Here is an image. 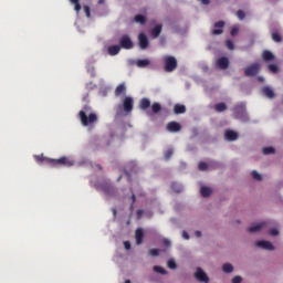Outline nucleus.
I'll return each instance as SVG.
<instances>
[{
    "mask_svg": "<svg viewBox=\"0 0 283 283\" xmlns=\"http://www.w3.org/2000/svg\"><path fill=\"white\" fill-rule=\"evenodd\" d=\"M125 283H132V281H129V280H126V281H125Z\"/></svg>",
    "mask_w": 283,
    "mask_h": 283,
    "instance_id": "obj_61",
    "label": "nucleus"
},
{
    "mask_svg": "<svg viewBox=\"0 0 283 283\" xmlns=\"http://www.w3.org/2000/svg\"><path fill=\"white\" fill-rule=\"evenodd\" d=\"M178 67V60L171 55H167L164 57V70L165 72H175Z\"/></svg>",
    "mask_w": 283,
    "mask_h": 283,
    "instance_id": "obj_2",
    "label": "nucleus"
},
{
    "mask_svg": "<svg viewBox=\"0 0 283 283\" xmlns=\"http://www.w3.org/2000/svg\"><path fill=\"white\" fill-rule=\"evenodd\" d=\"M201 3H202L203 6H209L210 1H209V0H201Z\"/></svg>",
    "mask_w": 283,
    "mask_h": 283,
    "instance_id": "obj_54",
    "label": "nucleus"
},
{
    "mask_svg": "<svg viewBox=\"0 0 283 283\" xmlns=\"http://www.w3.org/2000/svg\"><path fill=\"white\" fill-rule=\"evenodd\" d=\"M270 235H280V231L277 229L270 230Z\"/></svg>",
    "mask_w": 283,
    "mask_h": 283,
    "instance_id": "obj_50",
    "label": "nucleus"
},
{
    "mask_svg": "<svg viewBox=\"0 0 283 283\" xmlns=\"http://www.w3.org/2000/svg\"><path fill=\"white\" fill-rule=\"evenodd\" d=\"M95 189H97V191H103L107 196H112V193H114V187L107 182L95 184Z\"/></svg>",
    "mask_w": 283,
    "mask_h": 283,
    "instance_id": "obj_5",
    "label": "nucleus"
},
{
    "mask_svg": "<svg viewBox=\"0 0 283 283\" xmlns=\"http://www.w3.org/2000/svg\"><path fill=\"white\" fill-rule=\"evenodd\" d=\"M138 171V165L136 161H129L125 167L126 176H132V174H136Z\"/></svg>",
    "mask_w": 283,
    "mask_h": 283,
    "instance_id": "obj_11",
    "label": "nucleus"
},
{
    "mask_svg": "<svg viewBox=\"0 0 283 283\" xmlns=\"http://www.w3.org/2000/svg\"><path fill=\"white\" fill-rule=\"evenodd\" d=\"M163 244L166 249H169V247H171V241H169V239H163Z\"/></svg>",
    "mask_w": 283,
    "mask_h": 283,
    "instance_id": "obj_44",
    "label": "nucleus"
},
{
    "mask_svg": "<svg viewBox=\"0 0 283 283\" xmlns=\"http://www.w3.org/2000/svg\"><path fill=\"white\" fill-rule=\"evenodd\" d=\"M182 238H185V240H189V233H187V231L182 232Z\"/></svg>",
    "mask_w": 283,
    "mask_h": 283,
    "instance_id": "obj_52",
    "label": "nucleus"
},
{
    "mask_svg": "<svg viewBox=\"0 0 283 283\" xmlns=\"http://www.w3.org/2000/svg\"><path fill=\"white\" fill-rule=\"evenodd\" d=\"M103 3H105V0H99V1H98V4H99V6L103 4Z\"/></svg>",
    "mask_w": 283,
    "mask_h": 283,
    "instance_id": "obj_58",
    "label": "nucleus"
},
{
    "mask_svg": "<svg viewBox=\"0 0 283 283\" xmlns=\"http://www.w3.org/2000/svg\"><path fill=\"white\" fill-rule=\"evenodd\" d=\"M262 59H263V61H274L275 55H273L271 53V51H264L263 54H262Z\"/></svg>",
    "mask_w": 283,
    "mask_h": 283,
    "instance_id": "obj_27",
    "label": "nucleus"
},
{
    "mask_svg": "<svg viewBox=\"0 0 283 283\" xmlns=\"http://www.w3.org/2000/svg\"><path fill=\"white\" fill-rule=\"evenodd\" d=\"M149 107H151V102L149 101V98L147 97L142 98L139 102V108L145 111V109H149Z\"/></svg>",
    "mask_w": 283,
    "mask_h": 283,
    "instance_id": "obj_20",
    "label": "nucleus"
},
{
    "mask_svg": "<svg viewBox=\"0 0 283 283\" xmlns=\"http://www.w3.org/2000/svg\"><path fill=\"white\" fill-rule=\"evenodd\" d=\"M256 247H259L260 249H264L265 251H274L275 247H273V243H271L270 241H256Z\"/></svg>",
    "mask_w": 283,
    "mask_h": 283,
    "instance_id": "obj_12",
    "label": "nucleus"
},
{
    "mask_svg": "<svg viewBox=\"0 0 283 283\" xmlns=\"http://www.w3.org/2000/svg\"><path fill=\"white\" fill-rule=\"evenodd\" d=\"M238 32H240V29H238V27H232L230 34H231V36H235L238 34Z\"/></svg>",
    "mask_w": 283,
    "mask_h": 283,
    "instance_id": "obj_43",
    "label": "nucleus"
},
{
    "mask_svg": "<svg viewBox=\"0 0 283 283\" xmlns=\"http://www.w3.org/2000/svg\"><path fill=\"white\" fill-rule=\"evenodd\" d=\"M214 109L219 113L227 112V104L221 102L214 106Z\"/></svg>",
    "mask_w": 283,
    "mask_h": 283,
    "instance_id": "obj_30",
    "label": "nucleus"
},
{
    "mask_svg": "<svg viewBox=\"0 0 283 283\" xmlns=\"http://www.w3.org/2000/svg\"><path fill=\"white\" fill-rule=\"evenodd\" d=\"M83 10H84L85 15L87 17V19H90V17H92L90 7L84 6Z\"/></svg>",
    "mask_w": 283,
    "mask_h": 283,
    "instance_id": "obj_42",
    "label": "nucleus"
},
{
    "mask_svg": "<svg viewBox=\"0 0 283 283\" xmlns=\"http://www.w3.org/2000/svg\"><path fill=\"white\" fill-rule=\"evenodd\" d=\"M166 129L167 132H171L176 134L180 132V129H182V126H180L178 122H170L167 124Z\"/></svg>",
    "mask_w": 283,
    "mask_h": 283,
    "instance_id": "obj_13",
    "label": "nucleus"
},
{
    "mask_svg": "<svg viewBox=\"0 0 283 283\" xmlns=\"http://www.w3.org/2000/svg\"><path fill=\"white\" fill-rule=\"evenodd\" d=\"M148 254L151 255V258H156V256L160 255V250H158V249H156V248L150 249V250L148 251Z\"/></svg>",
    "mask_w": 283,
    "mask_h": 283,
    "instance_id": "obj_36",
    "label": "nucleus"
},
{
    "mask_svg": "<svg viewBox=\"0 0 283 283\" xmlns=\"http://www.w3.org/2000/svg\"><path fill=\"white\" fill-rule=\"evenodd\" d=\"M217 67H219V70H228L229 69V57H219L217 60Z\"/></svg>",
    "mask_w": 283,
    "mask_h": 283,
    "instance_id": "obj_14",
    "label": "nucleus"
},
{
    "mask_svg": "<svg viewBox=\"0 0 283 283\" xmlns=\"http://www.w3.org/2000/svg\"><path fill=\"white\" fill-rule=\"evenodd\" d=\"M256 180H262V178H258Z\"/></svg>",
    "mask_w": 283,
    "mask_h": 283,
    "instance_id": "obj_62",
    "label": "nucleus"
},
{
    "mask_svg": "<svg viewBox=\"0 0 283 283\" xmlns=\"http://www.w3.org/2000/svg\"><path fill=\"white\" fill-rule=\"evenodd\" d=\"M259 81H261V82L264 81V77H259Z\"/></svg>",
    "mask_w": 283,
    "mask_h": 283,
    "instance_id": "obj_59",
    "label": "nucleus"
},
{
    "mask_svg": "<svg viewBox=\"0 0 283 283\" xmlns=\"http://www.w3.org/2000/svg\"><path fill=\"white\" fill-rule=\"evenodd\" d=\"M262 92H263L264 96H266L268 98H275V92H273V88H271L269 86H264L262 88Z\"/></svg>",
    "mask_w": 283,
    "mask_h": 283,
    "instance_id": "obj_21",
    "label": "nucleus"
},
{
    "mask_svg": "<svg viewBox=\"0 0 283 283\" xmlns=\"http://www.w3.org/2000/svg\"><path fill=\"white\" fill-rule=\"evenodd\" d=\"M167 266L168 269H172V270L178 269V264H176V261H174V259L168 260Z\"/></svg>",
    "mask_w": 283,
    "mask_h": 283,
    "instance_id": "obj_38",
    "label": "nucleus"
},
{
    "mask_svg": "<svg viewBox=\"0 0 283 283\" xmlns=\"http://www.w3.org/2000/svg\"><path fill=\"white\" fill-rule=\"evenodd\" d=\"M160 32H163V25L157 24L153 30H151V35L154 39H158L160 36Z\"/></svg>",
    "mask_w": 283,
    "mask_h": 283,
    "instance_id": "obj_25",
    "label": "nucleus"
},
{
    "mask_svg": "<svg viewBox=\"0 0 283 283\" xmlns=\"http://www.w3.org/2000/svg\"><path fill=\"white\" fill-rule=\"evenodd\" d=\"M97 169H103V167H101V165H97Z\"/></svg>",
    "mask_w": 283,
    "mask_h": 283,
    "instance_id": "obj_60",
    "label": "nucleus"
},
{
    "mask_svg": "<svg viewBox=\"0 0 283 283\" xmlns=\"http://www.w3.org/2000/svg\"><path fill=\"white\" fill-rule=\"evenodd\" d=\"M153 271H155V273H160V275H167V270L160 265H155Z\"/></svg>",
    "mask_w": 283,
    "mask_h": 283,
    "instance_id": "obj_31",
    "label": "nucleus"
},
{
    "mask_svg": "<svg viewBox=\"0 0 283 283\" xmlns=\"http://www.w3.org/2000/svg\"><path fill=\"white\" fill-rule=\"evenodd\" d=\"M136 23H140L142 25H145L147 23V18L143 14L135 15Z\"/></svg>",
    "mask_w": 283,
    "mask_h": 283,
    "instance_id": "obj_28",
    "label": "nucleus"
},
{
    "mask_svg": "<svg viewBox=\"0 0 283 283\" xmlns=\"http://www.w3.org/2000/svg\"><path fill=\"white\" fill-rule=\"evenodd\" d=\"M74 161L67 157H61L59 159L51 158V167H72Z\"/></svg>",
    "mask_w": 283,
    "mask_h": 283,
    "instance_id": "obj_3",
    "label": "nucleus"
},
{
    "mask_svg": "<svg viewBox=\"0 0 283 283\" xmlns=\"http://www.w3.org/2000/svg\"><path fill=\"white\" fill-rule=\"evenodd\" d=\"M119 48L123 50H133L134 49V42L132 41V38L129 35L124 34L119 39Z\"/></svg>",
    "mask_w": 283,
    "mask_h": 283,
    "instance_id": "obj_4",
    "label": "nucleus"
},
{
    "mask_svg": "<svg viewBox=\"0 0 283 283\" xmlns=\"http://www.w3.org/2000/svg\"><path fill=\"white\" fill-rule=\"evenodd\" d=\"M268 222L263 221L261 223H256L254 226H251L250 228H248L249 233H258L259 231H262V229H264V227H266Z\"/></svg>",
    "mask_w": 283,
    "mask_h": 283,
    "instance_id": "obj_15",
    "label": "nucleus"
},
{
    "mask_svg": "<svg viewBox=\"0 0 283 283\" xmlns=\"http://www.w3.org/2000/svg\"><path fill=\"white\" fill-rule=\"evenodd\" d=\"M71 3H78L80 1L78 0H70Z\"/></svg>",
    "mask_w": 283,
    "mask_h": 283,
    "instance_id": "obj_57",
    "label": "nucleus"
},
{
    "mask_svg": "<svg viewBox=\"0 0 283 283\" xmlns=\"http://www.w3.org/2000/svg\"><path fill=\"white\" fill-rule=\"evenodd\" d=\"M223 273H233V265L231 263H226L222 266Z\"/></svg>",
    "mask_w": 283,
    "mask_h": 283,
    "instance_id": "obj_33",
    "label": "nucleus"
},
{
    "mask_svg": "<svg viewBox=\"0 0 283 283\" xmlns=\"http://www.w3.org/2000/svg\"><path fill=\"white\" fill-rule=\"evenodd\" d=\"M272 40H273L275 43H282V35H280V33H277V32H273V33H272Z\"/></svg>",
    "mask_w": 283,
    "mask_h": 283,
    "instance_id": "obj_34",
    "label": "nucleus"
},
{
    "mask_svg": "<svg viewBox=\"0 0 283 283\" xmlns=\"http://www.w3.org/2000/svg\"><path fill=\"white\" fill-rule=\"evenodd\" d=\"M123 108L126 114H130L134 111V98L127 96L123 99Z\"/></svg>",
    "mask_w": 283,
    "mask_h": 283,
    "instance_id": "obj_7",
    "label": "nucleus"
},
{
    "mask_svg": "<svg viewBox=\"0 0 283 283\" xmlns=\"http://www.w3.org/2000/svg\"><path fill=\"white\" fill-rule=\"evenodd\" d=\"M262 151H263L264 156H269V154H275V148H273V147H264L262 149Z\"/></svg>",
    "mask_w": 283,
    "mask_h": 283,
    "instance_id": "obj_35",
    "label": "nucleus"
},
{
    "mask_svg": "<svg viewBox=\"0 0 283 283\" xmlns=\"http://www.w3.org/2000/svg\"><path fill=\"white\" fill-rule=\"evenodd\" d=\"M232 283H242V276H239V275L234 276L232 279Z\"/></svg>",
    "mask_w": 283,
    "mask_h": 283,
    "instance_id": "obj_45",
    "label": "nucleus"
},
{
    "mask_svg": "<svg viewBox=\"0 0 283 283\" xmlns=\"http://www.w3.org/2000/svg\"><path fill=\"white\" fill-rule=\"evenodd\" d=\"M195 235H196L197 238H201V237H202V232H200L199 230H197V231L195 232Z\"/></svg>",
    "mask_w": 283,
    "mask_h": 283,
    "instance_id": "obj_53",
    "label": "nucleus"
},
{
    "mask_svg": "<svg viewBox=\"0 0 283 283\" xmlns=\"http://www.w3.org/2000/svg\"><path fill=\"white\" fill-rule=\"evenodd\" d=\"M137 67H149L151 65V61L144 59V60H137L136 62Z\"/></svg>",
    "mask_w": 283,
    "mask_h": 283,
    "instance_id": "obj_26",
    "label": "nucleus"
},
{
    "mask_svg": "<svg viewBox=\"0 0 283 283\" xmlns=\"http://www.w3.org/2000/svg\"><path fill=\"white\" fill-rule=\"evenodd\" d=\"M144 238H145V232L143 231V228H138V229L135 231L136 244H138V245L143 244Z\"/></svg>",
    "mask_w": 283,
    "mask_h": 283,
    "instance_id": "obj_16",
    "label": "nucleus"
},
{
    "mask_svg": "<svg viewBox=\"0 0 283 283\" xmlns=\"http://www.w3.org/2000/svg\"><path fill=\"white\" fill-rule=\"evenodd\" d=\"M195 277L198 280V282H205L209 283V276L207 273H205V270L202 268H197V271L195 272Z\"/></svg>",
    "mask_w": 283,
    "mask_h": 283,
    "instance_id": "obj_8",
    "label": "nucleus"
},
{
    "mask_svg": "<svg viewBox=\"0 0 283 283\" xmlns=\"http://www.w3.org/2000/svg\"><path fill=\"white\" fill-rule=\"evenodd\" d=\"M151 109H153V113H154V114H158V113L163 109V106L160 105V103L155 102V103L151 105Z\"/></svg>",
    "mask_w": 283,
    "mask_h": 283,
    "instance_id": "obj_32",
    "label": "nucleus"
},
{
    "mask_svg": "<svg viewBox=\"0 0 283 283\" xmlns=\"http://www.w3.org/2000/svg\"><path fill=\"white\" fill-rule=\"evenodd\" d=\"M138 41L140 50H147L149 48V39L145 33H139Z\"/></svg>",
    "mask_w": 283,
    "mask_h": 283,
    "instance_id": "obj_9",
    "label": "nucleus"
},
{
    "mask_svg": "<svg viewBox=\"0 0 283 283\" xmlns=\"http://www.w3.org/2000/svg\"><path fill=\"white\" fill-rule=\"evenodd\" d=\"M185 112H187V106H185L182 104H176L174 106V113L175 114H185Z\"/></svg>",
    "mask_w": 283,
    "mask_h": 283,
    "instance_id": "obj_23",
    "label": "nucleus"
},
{
    "mask_svg": "<svg viewBox=\"0 0 283 283\" xmlns=\"http://www.w3.org/2000/svg\"><path fill=\"white\" fill-rule=\"evenodd\" d=\"M171 188L175 190V193H180V191H182V188L176 189V184H172Z\"/></svg>",
    "mask_w": 283,
    "mask_h": 283,
    "instance_id": "obj_51",
    "label": "nucleus"
},
{
    "mask_svg": "<svg viewBox=\"0 0 283 283\" xmlns=\"http://www.w3.org/2000/svg\"><path fill=\"white\" fill-rule=\"evenodd\" d=\"M143 213H145V212L140 209L136 211V216H137L138 220H140L143 218Z\"/></svg>",
    "mask_w": 283,
    "mask_h": 283,
    "instance_id": "obj_49",
    "label": "nucleus"
},
{
    "mask_svg": "<svg viewBox=\"0 0 283 283\" xmlns=\"http://www.w3.org/2000/svg\"><path fill=\"white\" fill-rule=\"evenodd\" d=\"M78 116L83 127H90V125L98 123V115L92 113V106L90 105H84L83 109L78 112Z\"/></svg>",
    "mask_w": 283,
    "mask_h": 283,
    "instance_id": "obj_1",
    "label": "nucleus"
},
{
    "mask_svg": "<svg viewBox=\"0 0 283 283\" xmlns=\"http://www.w3.org/2000/svg\"><path fill=\"white\" fill-rule=\"evenodd\" d=\"M124 247H125L126 251H129V249H132V243L129 241H125Z\"/></svg>",
    "mask_w": 283,
    "mask_h": 283,
    "instance_id": "obj_47",
    "label": "nucleus"
},
{
    "mask_svg": "<svg viewBox=\"0 0 283 283\" xmlns=\"http://www.w3.org/2000/svg\"><path fill=\"white\" fill-rule=\"evenodd\" d=\"M132 202H133L132 205H134V202H136V195H134V193L132 195Z\"/></svg>",
    "mask_w": 283,
    "mask_h": 283,
    "instance_id": "obj_55",
    "label": "nucleus"
},
{
    "mask_svg": "<svg viewBox=\"0 0 283 283\" xmlns=\"http://www.w3.org/2000/svg\"><path fill=\"white\" fill-rule=\"evenodd\" d=\"M251 176H252V178H262V176L259 175L256 170H253V171L251 172Z\"/></svg>",
    "mask_w": 283,
    "mask_h": 283,
    "instance_id": "obj_48",
    "label": "nucleus"
},
{
    "mask_svg": "<svg viewBox=\"0 0 283 283\" xmlns=\"http://www.w3.org/2000/svg\"><path fill=\"white\" fill-rule=\"evenodd\" d=\"M260 73V63H253L244 69L245 76H256Z\"/></svg>",
    "mask_w": 283,
    "mask_h": 283,
    "instance_id": "obj_6",
    "label": "nucleus"
},
{
    "mask_svg": "<svg viewBox=\"0 0 283 283\" xmlns=\"http://www.w3.org/2000/svg\"><path fill=\"white\" fill-rule=\"evenodd\" d=\"M224 138H226V140H230V142L238 140V133H235L231 129H228L224 133Z\"/></svg>",
    "mask_w": 283,
    "mask_h": 283,
    "instance_id": "obj_18",
    "label": "nucleus"
},
{
    "mask_svg": "<svg viewBox=\"0 0 283 283\" xmlns=\"http://www.w3.org/2000/svg\"><path fill=\"white\" fill-rule=\"evenodd\" d=\"M74 10H75V12H81V2L74 3Z\"/></svg>",
    "mask_w": 283,
    "mask_h": 283,
    "instance_id": "obj_46",
    "label": "nucleus"
},
{
    "mask_svg": "<svg viewBox=\"0 0 283 283\" xmlns=\"http://www.w3.org/2000/svg\"><path fill=\"white\" fill-rule=\"evenodd\" d=\"M33 158L38 165H50L51 166V164H52V158L44 157L43 154L34 155Z\"/></svg>",
    "mask_w": 283,
    "mask_h": 283,
    "instance_id": "obj_10",
    "label": "nucleus"
},
{
    "mask_svg": "<svg viewBox=\"0 0 283 283\" xmlns=\"http://www.w3.org/2000/svg\"><path fill=\"white\" fill-rule=\"evenodd\" d=\"M237 17L238 19H240V21H242L247 17V14L242 10H238Z\"/></svg>",
    "mask_w": 283,
    "mask_h": 283,
    "instance_id": "obj_41",
    "label": "nucleus"
},
{
    "mask_svg": "<svg viewBox=\"0 0 283 283\" xmlns=\"http://www.w3.org/2000/svg\"><path fill=\"white\" fill-rule=\"evenodd\" d=\"M200 193L202 196V198H209V196H211L212 190L211 188L207 187V186H202L200 189Z\"/></svg>",
    "mask_w": 283,
    "mask_h": 283,
    "instance_id": "obj_24",
    "label": "nucleus"
},
{
    "mask_svg": "<svg viewBox=\"0 0 283 283\" xmlns=\"http://www.w3.org/2000/svg\"><path fill=\"white\" fill-rule=\"evenodd\" d=\"M214 30H212V34H214V36H218L220 34H222L223 30L222 28H224V21H218L214 23Z\"/></svg>",
    "mask_w": 283,
    "mask_h": 283,
    "instance_id": "obj_17",
    "label": "nucleus"
},
{
    "mask_svg": "<svg viewBox=\"0 0 283 283\" xmlns=\"http://www.w3.org/2000/svg\"><path fill=\"white\" fill-rule=\"evenodd\" d=\"M171 156H174V148H169V149L164 154L165 160H169V158H171Z\"/></svg>",
    "mask_w": 283,
    "mask_h": 283,
    "instance_id": "obj_37",
    "label": "nucleus"
},
{
    "mask_svg": "<svg viewBox=\"0 0 283 283\" xmlns=\"http://www.w3.org/2000/svg\"><path fill=\"white\" fill-rule=\"evenodd\" d=\"M112 211H113V216L116 217V213H117L116 208H113Z\"/></svg>",
    "mask_w": 283,
    "mask_h": 283,
    "instance_id": "obj_56",
    "label": "nucleus"
},
{
    "mask_svg": "<svg viewBox=\"0 0 283 283\" xmlns=\"http://www.w3.org/2000/svg\"><path fill=\"white\" fill-rule=\"evenodd\" d=\"M268 69L270 70V72H272L273 74H277V66L275 64H269Z\"/></svg>",
    "mask_w": 283,
    "mask_h": 283,
    "instance_id": "obj_40",
    "label": "nucleus"
},
{
    "mask_svg": "<svg viewBox=\"0 0 283 283\" xmlns=\"http://www.w3.org/2000/svg\"><path fill=\"white\" fill-rule=\"evenodd\" d=\"M212 163L207 164L205 161L199 163L198 169L199 171H207L211 167Z\"/></svg>",
    "mask_w": 283,
    "mask_h": 283,
    "instance_id": "obj_29",
    "label": "nucleus"
},
{
    "mask_svg": "<svg viewBox=\"0 0 283 283\" xmlns=\"http://www.w3.org/2000/svg\"><path fill=\"white\" fill-rule=\"evenodd\" d=\"M107 52H108L109 56H116V54H118L120 52V46L111 45V46H108Z\"/></svg>",
    "mask_w": 283,
    "mask_h": 283,
    "instance_id": "obj_22",
    "label": "nucleus"
},
{
    "mask_svg": "<svg viewBox=\"0 0 283 283\" xmlns=\"http://www.w3.org/2000/svg\"><path fill=\"white\" fill-rule=\"evenodd\" d=\"M125 94H127V87L125 83H122L115 88V96H123Z\"/></svg>",
    "mask_w": 283,
    "mask_h": 283,
    "instance_id": "obj_19",
    "label": "nucleus"
},
{
    "mask_svg": "<svg viewBox=\"0 0 283 283\" xmlns=\"http://www.w3.org/2000/svg\"><path fill=\"white\" fill-rule=\"evenodd\" d=\"M226 46L228 48V50H235V45L233 44V41H231V40L226 41Z\"/></svg>",
    "mask_w": 283,
    "mask_h": 283,
    "instance_id": "obj_39",
    "label": "nucleus"
}]
</instances>
